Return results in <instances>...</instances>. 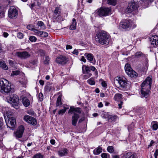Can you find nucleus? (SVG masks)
<instances>
[{"mask_svg": "<svg viewBox=\"0 0 158 158\" xmlns=\"http://www.w3.org/2000/svg\"><path fill=\"white\" fill-rule=\"evenodd\" d=\"M152 77H148L141 85V93L142 96L147 98L148 97L152 82Z\"/></svg>", "mask_w": 158, "mask_h": 158, "instance_id": "f257e3e1", "label": "nucleus"}, {"mask_svg": "<svg viewBox=\"0 0 158 158\" xmlns=\"http://www.w3.org/2000/svg\"><path fill=\"white\" fill-rule=\"evenodd\" d=\"M110 36L106 32L101 31L97 34L95 39L97 41L101 44L106 45L109 43Z\"/></svg>", "mask_w": 158, "mask_h": 158, "instance_id": "f03ea898", "label": "nucleus"}, {"mask_svg": "<svg viewBox=\"0 0 158 158\" xmlns=\"http://www.w3.org/2000/svg\"><path fill=\"white\" fill-rule=\"evenodd\" d=\"M82 73L85 74L83 78L85 79H86L90 77L92 74L90 73L91 70L94 72L95 74L98 75V71L93 66H89L85 65H83L82 67Z\"/></svg>", "mask_w": 158, "mask_h": 158, "instance_id": "7ed1b4c3", "label": "nucleus"}, {"mask_svg": "<svg viewBox=\"0 0 158 158\" xmlns=\"http://www.w3.org/2000/svg\"><path fill=\"white\" fill-rule=\"evenodd\" d=\"M119 27L125 30H128L135 28L136 25L131 20L125 19L120 23Z\"/></svg>", "mask_w": 158, "mask_h": 158, "instance_id": "20e7f679", "label": "nucleus"}, {"mask_svg": "<svg viewBox=\"0 0 158 158\" xmlns=\"http://www.w3.org/2000/svg\"><path fill=\"white\" fill-rule=\"evenodd\" d=\"M11 89L10 85L4 79H0V91L3 93H8Z\"/></svg>", "mask_w": 158, "mask_h": 158, "instance_id": "39448f33", "label": "nucleus"}, {"mask_svg": "<svg viewBox=\"0 0 158 158\" xmlns=\"http://www.w3.org/2000/svg\"><path fill=\"white\" fill-rule=\"evenodd\" d=\"M114 83L118 84L121 88L126 89L127 88L128 85L127 80L124 77H117L114 80Z\"/></svg>", "mask_w": 158, "mask_h": 158, "instance_id": "423d86ee", "label": "nucleus"}, {"mask_svg": "<svg viewBox=\"0 0 158 158\" xmlns=\"http://www.w3.org/2000/svg\"><path fill=\"white\" fill-rule=\"evenodd\" d=\"M6 100L8 102L12 104L14 107L16 108L19 104V99L17 95L12 94L7 97Z\"/></svg>", "mask_w": 158, "mask_h": 158, "instance_id": "0eeeda50", "label": "nucleus"}, {"mask_svg": "<svg viewBox=\"0 0 158 158\" xmlns=\"http://www.w3.org/2000/svg\"><path fill=\"white\" fill-rule=\"evenodd\" d=\"M138 7L137 0H132L129 3L126 9V11L128 13H130L136 10Z\"/></svg>", "mask_w": 158, "mask_h": 158, "instance_id": "6e6552de", "label": "nucleus"}, {"mask_svg": "<svg viewBox=\"0 0 158 158\" xmlns=\"http://www.w3.org/2000/svg\"><path fill=\"white\" fill-rule=\"evenodd\" d=\"M18 13V10L15 6H11L8 10V16L10 19H15L17 17Z\"/></svg>", "mask_w": 158, "mask_h": 158, "instance_id": "1a4fd4ad", "label": "nucleus"}, {"mask_svg": "<svg viewBox=\"0 0 158 158\" xmlns=\"http://www.w3.org/2000/svg\"><path fill=\"white\" fill-rule=\"evenodd\" d=\"M111 11V9L108 7H101L98 10V15L100 16H106L109 15Z\"/></svg>", "mask_w": 158, "mask_h": 158, "instance_id": "9d476101", "label": "nucleus"}, {"mask_svg": "<svg viewBox=\"0 0 158 158\" xmlns=\"http://www.w3.org/2000/svg\"><path fill=\"white\" fill-rule=\"evenodd\" d=\"M5 121L7 125L8 126L10 127H14L16 124V122L15 119L11 115H9L7 116V117L6 118L5 117Z\"/></svg>", "mask_w": 158, "mask_h": 158, "instance_id": "9b49d317", "label": "nucleus"}, {"mask_svg": "<svg viewBox=\"0 0 158 158\" xmlns=\"http://www.w3.org/2000/svg\"><path fill=\"white\" fill-rule=\"evenodd\" d=\"M102 116L104 118H107L109 122H114L117 119L118 117L116 115H110L108 113H104L102 114Z\"/></svg>", "mask_w": 158, "mask_h": 158, "instance_id": "f8f14e48", "label": "nucleus"}, {"mask_svg": "<svg viewBox=\"0 0 158 158\" xmlns=\"http://www.w3.org/2000/svg\"><path fill=\"white\" fill-rule=\"evenodd\" d=\"M23 120L28 123L33 125H35L37 123L35 118L28 115H25L24 117Z\"/></svg>", "mask_w": 158, "mask_h": 158, "instance_id": "ddd939ff", "label": "nucleus"}, {"mask_svg": "<svg viewBox=\"0 0 158 158\" xmlns=\"http://www.w3.org/2000/svg\"><path fill=\"white\" fill-rule=\"evenodd\" d=\"M149 39L152 47H156L158 45V36L157 35H153Z\"/></svg>", "mask_w": 158, "mask_h": 158, "instance_id": "4468645a", "label": "nucleus"}, {"mask_svg": "<svg viewBox=\"0 0 158 158\" xmlns=\"http://www.w3.org/2000/svg\"><path fill=\"white\" fill-rule=\"evenodd\" d=\"M24 130V128L23 126H19L17 131L14 133L15 136L18 138H21L22 136Z\"/></svg>", "mask_w": 158, "mask_h": 158, "instance_id": "2eb2a0df", "label": "nucleus"}, {"mask_svg": "<svg viewBox=\"0 0 158 158\" xmlns=\"http://www.w3.org/2000/svg\"><path fill=\"white\" fill-rule=\"evenodd\" d=\"M56 61L57 63L61 65H64L67 63L68 60L65 57L60 55L56 58Z\"/></svg>", "mask_w": 158, "mask_h": 158, "instance_id": "dca6fc26", "label": "nucleus"}, {"mask_svg": "<svg viewBox=\"0 0 158 158\" xmlns=\"http://www.w3.org/2000/svg\"><path fill=\"white\" fill-rule=\"evenodd\" d=\"M135 56L137 58H142L144 59L146 62L145 64L146 67H147L148 60L147 58V55L141 52H136L135 54Z\"/></svg>", "mask_w": 158, "mask_h": 158, "instance_id": "f3484780", "label": "nucleus"}, {"mask_svg": "<svg viewBox=\"0 0 158 158\" xmlns=\"http://www.w3.org/2000/svg\"><path fill=\"white\" fill-rule=\"evenodd\" d=\"M16 55L21 58H26L30 57V55L27 52H18L16 53Z\"/></svg>", "mask_w": 158, "mask_h": 158, "instance_id": "a211bd4d", "label": "nucleus"}, {"mask_svg": "<svg viewBox=\"0 0 158 158\" xmlns=\"http://www.w3.org/2000/svg\"><path fill=\"white\" fill-rule=\"evenodd\" d=\"M85 56H86L87 60L91 63H92L93 64L95 63V59L93 55L90 53H86L85 54Z\"/></svg>", "mask_w": 158, "mask_h": 158, "instance_id": "6ab92c4d", "label": "nucleus"}, {"mask_svg": "<svg viewBox=\"0 0 158 158\" xmlns=\"http://www.w3.org/2000/svg\"><path fill=\"white\" fill-rule=\"evenodd\" d=\"M79 118V114L77 113H74V115L73 116L72 118V124L76 126L77 121L78 118Z\"/></svg>", "mask_w": 158, "mask_h": 158, "instance_id": "aec40b11", "label": "nucleus"}, {"mask_svg": "<svg viewBox=\"0 0 158 158\" xmlns=\"http://www.w3.org/2000/svg\"><path fill=\"white\" fill-rule=\"evenodd\" d=\"M67 152V150L66 148H63L58 152V154L60 156L62 157L65 156Z\"/></svg>", "mask_w": 158, "mask_h": 158, "instance_id": "412c9836", "label": "nucleus"}, {"mask_svg": "<svg viewBox=\"0 0 158 158\" xmlns=\"http://www.w3.org/2000/svg\"><path fill=\"white\" fill-rule=\"evenodd\" d=\"M62 103L61 102V97L60 95L58 97L56 102V107L57 109L60 108L61 107Z\"/></svg>", "mask_w": 158, "mask_h": 158, "instance_id": "4be33fe9", "label": "nucleus"}, {"mask_svg": "<svg viewBox=\"0 0 158 158\" xmlns=\"http://www.w3.org/2000/svg\"><path fill=\"white\" fill-rule=\"evenodd\" d=\"M33 2L31 3V5L30 7L32 9L35 6H39L41 4L40 0H33Z\"/></svg>", "mask_w": 158, "mask_h": 158, "instance_id": "5701e85b", "label": "nucleus"}, {"mask_svg": "<svg viewBox=\"0 0 158 158\" xmlns=\"http://www.w3.org/2000/svg\"><path fill=\"white\" fill-rule=\"evenodd\" d=\"M22 102L23 105L26 106H28L30 104L29 100L26 97H24L23 98Z\"/></svg>", "mask_w": 158, "mask_h": 158, "instance_id": "b1692460", "label": "nucleus"}, {"mask_svg": "<svg viewBox=\"0 0 158 158\" xmlns=\"http://www.w3.org/2000/svg\"><path fill=\"white\" fill-rule=\"evenodd\" d=\"M77 22L75 19H73L71 25L70 26V29L71 30H73L76 29V25Z\"/></svg>", "mask_w": 158, "mask_h": 158, "instance_id": "393cba45", "label": "nucleus"}, {"mask_svg": "<svg viewBox=\"0 0 158 158\" xmlns=\"http://www.w3.org/2000/svg\"><path fill=\"white\" fill-rule=\"evenodd\" d=\"M69 112H74V113H78L79 114L81 113V109L79 108H75L74 107H71L70 108L69 110Z\"/></svg>", "mask_w": 158, "mask_h": 158, "instance_id": "a878e982", "label": "nucleus"}, {"mask_svg": "<svg viewBox=\"0 0 158 158\" xmlns=\"http://www.w3.org/2000/svg\"><path fill=\"white\" fill-rule=\"evenodd\" d=\"M127 73L128 75L131 77H137V73L132 69H131V70L129 71V73Z\"/></svg>", "mask_w": 158, "mask_h": 158, "instance_id": "bb28decb", "label": "nucleus"}, {"mask_svg": "<svg viewBox=\"0 0 158 158\" xmlns=\"http://www.w3.org/2000/svg\"><path fill=\"white\" fill-rule=\"evenodd\" d=\"M102 152V149L100 147L95 148L93 151V153L95 155H98Z\"/></svg>", "mask_w": 158, "mask_h": 158, "instance_id": "cd10ccee", "label": "nucleus"}, {"mask_svg": "<svg viewBox=\"0 0 158 158\" xmlns=\"http://www.w3.org/2000/svg\"><path fill=\"white\" fill-rule=\"evenodd\" d=\"M37 24L39 27H40V28L42 30H44L46 28L45 25L42 21L38 22Z\"/></svg>", "mask_w": 158, "mask_h": 158, "instance_id": "c85d7f7f", "label": "nucleus"}, {"mask_svg": "<svg viewBox=\"0 0 158 158\" xmlns=\"http://www.w3.org/2000/svg\"><path fill=\"white\" fill-rule=\"evenodd\" d=\"M0 67L5 70H7L8 69V67L6 65L5 62L4 61H2L0 62Z\"/></svg>", "mask_w": 158, "mask_h": 158, "instance_id": "c756f323", "label": "nucleus"}, {"mask_svg": "<svg viewBox=\"0 0 158 158\" xmlns=\"http://www.w3.org/2000/svg\"><path fill=\"white\" fill-rule=\"evenodd\" d=\"M134 111L140 113H143V112L145 111V109L143 107H136L134 109Z\"/></svg>", "mask_w": 158, "mask_h": 158, "instance_id": "7c9ffc66", "label": "nucleus"}, {"mask_svg": "<svg viewBox=\"0 0 158 158\" xmlns=\"http://www.w3.org/2000/svg\"><path fill=\"white\" fill-rule=\"evenodd\" d=\"M122 95L120 94H116L114 97V99L115 101H118L122 98Z\"/></svg>", "mask_w": 158, "mask_h": 158, "instance_id": "2f4dec72", "label": "nucleus"}, {"mask_svg": "<svg viewBox=\"0 0 158 158\" xmlns=\"http://www.w3.org/2000/svg\"><path fill=\"white\" fill-rule=\"evenodd\" d=\"M132 68L131 67L130 65L129 64H125V69L126 73H129V71L131 70Z\"/></svg>", "mask_w": 158, "mask_h": 158, "instance_id": "473e14b6", "label": "nucleus"}, {"mask_svg": "<svg viewBox=\"0 0 158 158\" xmlns=\"http://www.w3.org/2000/svg\"><path fill=\"white\" fill-rule=\"evenodd\" d=\"M87 82L90 85H94L95 84L94 79L93 78H91L87 81Z\"/></svg>", "mask_w": 158, "mask_h": 158, "instance_id": "72a5a7b5", "label": "nucleus"}, {"mask_svg": "<svg viewBox=\"0 0 158 158\" xmlns=\"http://www.w3.org/2000/svg\"><path fill=\"white\" fill-rule=\"evenodd\" d=\"M68 108H66L64 106L63 109H62L59 110L58 114H59L62 115L65 113L67 109Z\"/></svg>", "mask_w": 158, "mask_h": 158, "instance_id": "f704fd0d", "label": "nucleus"}, {"mask_svg": "<svg viewBox=\"0 0 158 158\" xmlns=\"http://www.w3.org/2000/svg\"><path fill=\"white\" fill-rule=\"evenodd\" d=\"M43 61L45 64H48L49 62V59L48 56H44L43 58Z\"/></svg>", "mask_w": 158, "mask_h": 158, "instance_id": "c9c22d12", "label": "nucleus"}, {"mask_svg": "<svg viewBox=\"0 0 158 158\" xmlns=\"http://www.w3.org/2000/svg\"><path fill=\"white\" fill-rule=\"evenodd\" d=\"M48 34L44 31H41L40 37H46L48 36Z\"/></svg>", "mask_w": 158, "mask_h": 158, "instance_id": "e433bc0d", "label": "nucleus"}, {"mask_svg": "<svg viewBox=\"0 0 158 158\" xmlns=\"http://www.w3.org/2000/svg\"><path fill=\"white\" fill-rule=\"evenodd\" d=\"M152 128L153 130H156L158 128V124L157 123H152Z\"/></svg>", "mask_w": 158, "mask_h": 158, "instance_id": "4c0bfd02", "label": "nucleus"}, {"mask_svg": "<svg viewBox=\"0 0 158 158\" xmlns=\"http://www.w3.org/2000/svg\"><path fill=\"white\" fill-rule=\"evenodd\" d=\"M107 2L110 5L115 6L116 3V0H108Z\"/></svg>", "mask_w": 158, "mask_h": 158, "instance_id": "58836bf2", "label": "nucleus"}, {"mask_svg": "<svg viewBox=\"0 0 158 158\" xmlns=\"http://www.w3.org/2000/svg\"><path fill=\"white\" fill-rule=\"evenodd\" d=\"M33 31L35 33V35L40 36V34L41 31H40L39 30L36 29L35 28L33 29Z\"/></svg>", "mask_w": 158, "mask_h": 158, "instance_id": "ea45409f", "label": "nucleus"}, {"mask_svg": "<svg viewBox=\"0 0 158 158\" xmlns=\"http://www.w3.org/2000/svg\"><path fill=\"white\" fill-rule=\"evenodd\" d=\"M27 113L32 116H34L35 114L34 111L32 110H29L27 111Z\"/></svg>", "mask_w": 158, "mask_h": 158, "instance_id": "a19ab883", "label": "nucleus"}, {"mask_svg": "<svg viewBox=\"0 0 158 158\" xmlns=\"http://www.w3.org/2000/svg\"><path fill=\"white\" fill-rule=\"evenodd\" d=\"M102 158H110V155L106 153H103L101 155Z\"/></svg>", "mask_w": 158, "mask_h": 158, "instance_id": "79ce46f5", "label": "nucleus"}, {"mask_svg": "<svg viewBox=\"0 0 158 158\" xmlns=\"http://www.w3.org/2000/svg\"><path fill=\"white\" fill-rule=\"evenodd\" d=\"M131 152H129L123 155V158H129Z\"/></svg>", "mask_w": 158, "mask_h": 158, "instance_id": "37998d69", "label": "nucleus"}, {"mask_svg": "<svg viewBox=\"0 0 158 158\" xmlns=\"http://www.w3.org/2000/svg\"><path fill=\"white\" fill-rule=\"evenodd\" d=\"M33 158H43V156L41 154L38 153L35 155Z\"/></svg>", "mask_w": 158, "mask_h": 158, "instance_id": "c03bdc74", "label": "nucleus"}, {"mask_svg": "<svg viewBox=\"0 0 158 158\" xmlns=\"http://www.w3.org/2000/svg\"><path fill=\"white\" fill-rule=\"evenodd\" d=\"M107 150L110 153H112L114 151L113 147L112 146L108 147Z\"/></svg>", "mask_w": 158, "mask_h": 158, "instance_id": "a18cd8bd", "label": "nucleus"}, {"mask_svg": "<svg viewBox=\"0 0 158 158\" xmlns=\"http://www.w3.org/2000/svg\"><path fill=\"white\" fill-rule=\"evenodd\" d=\"M99 81L102 82L101 84L102 87H105L107 86V84L106 82L104 81H103L102 79H100L99 80Z\"/></svg>", "mask_w": 158, "mask_h": 158, "instance_id": "49530a36", "label": "nucleus"}, {"mask_svg": "<svg viewBox=\"0 0 158 158\" xmlns=\"http://www.w3.org/2000/svg\"><path fill=\"white\" fill-rule=\"evenodd\" d=\"M29 40L33 42L36 41L37 40V39L35 36H31L30 37Z\"/></svg>", "mask_w": 158, "mask_h": 158, "instance_id": "de8ad7c7", "label": "nucleus"}, {"mask_svg": "<svg viewBox=\"0 0 158 158\" xmlns=\"http://www.w3.org/2000/svg\"><path fill=\"white\" fill-rule=\"evenodd\" d=\"M5 11L3 10H2L0 11V18H2L5 16Z\"/></svg>", "mask_w": 158, "mask_h": 158, "instance_id": "09e8293b", "label": "nucleus"}, {"mask_svg": "<svg viewBox=\"0 0 158 158\" xmlns=\"http://www.w3.org/2000/svg\"><path fill=\"white\" fill-rule=\"evenodd\" d=\"M23 34L21 32L18 33L17 35V37L20 39L23 38Z\"/></svg>", "mask_w": 158, "mask_h": 158, "instance_id": "8fccbe9b", "label": "nucleus"}, {"mask_svg": "<svg viewBox=\"0 0 158 158\" xmlns=\"http://www.w3.org/2000/svg\"><path fill=\"white\" fill-rule=\"evenodd\" d=\"M134 123H132L131 124V125H129L128 127V130L129 131H130V130H132V129L134 128Z\"/></svg>", "mask_w": 158, "mask_h": 158, "instance_id": "3c124183", "label": "nucleus"}, {"mask_svg": "<svg viewBox=\"0 0 158 158\" xmlns=\"http://www.w3.org/2000/svg\"><path fill=\"white\" fill-rule=\"evenodd\" d=\"M27 28L28 30L32 31L34 29V28L33 27V26L31 25H27Z\"/></svg>", "mask_w": 158, "mask_h": 158, "instance_id": "603ef678", "label": "nucleus"}, {"mask_svg": "<svg viewBox=\"0 0 158 158\" xmlns=\"http://www.w3.org/2000/svg\"><path fill=\"white\" fill-rule=\"evenodd\" d=\"M20 73V72L18 71H13L11 74V75H17L19 74Z\"/></svg>", "mask_w": 158, "mask_h": 158, "instance_id": "864d4df0", "label": "nucleus"}, {"mask_svg": "<svg viewBox=\"0 0 158 158\" xmlns=\"http://www.w3.org/2000/svg\"><path fill=\"white\" fill-rule=\"evenodd\" d=\"M43 95L42 93H40L39 94V97L40 98V101H42L43 100Z\"/></svg>", "mask_w": 158, "mask_h": 158, "instance_id": "5fc2aeb1", "label": "nucleus"}, {"mask_svg": "<svg viewBox=\"0 0 158 158\" xmlns=\"http://www.w3.org/2000/svg\"><path fill=\"white\" fill-rule=\"evenodd\" d=\"M129 158H137V156L135 154H132L131 152Z\"/></svg>", "mask_w": 158, "mask_h": 158, "instance_id": "6e6d98bb", "label": "nucleus"}, {"mask_svg": "<svg viewBox=\"0 0 158 158\" xmlns=\"http://www.w3.org/2000/svg\"><path fill=\"white\" fill-rule=\"evenodd\" d=\"M158 155V149H156L155 152L154 153V156H155V158H157V156Z\"/></svg>", "mask_w": 158, "mask_h": 158, "instance_id": "4d7b16f0", "label": "nucleus"}, {"mask_svg": "<svg viewBox=\"0 0 158 158\" xmlns=\"http://www.w3.org/2000/svg\"><path fill=\"white\" fill-rule=\"evenodd\" d=\"M73 54L76 55H77L78 54V50L76 49L74 50L73 52Z\"/></svg>", "mask_w": 158, "mask_h": 158, "instance_id": "13d9d810", "label": "nucleus"}, {"mask_svg": "<svg viewBox=\"0 0 158 158\" xmlns=\"http://www.w3.org/2000/svg\"><path fill=\"white\" fill-rule=\"evenodd\" d=\"M80 60L81 61H83L84 62H86V60L85 59V58L84 57V56H81V57L80 59Z\"/></svg>", "mask_w": 158, "mask_h": 158, "instance_id": "bf43d9fd", "label": "nucleus"}, {"mask_svg": "<svg viewBox=\"0 0 158 158\" xmlns=\"http://www.w3.org/2000/svg\"><path fill=\"white\" fill-rule=\"evenodd\" d=\"M98 107L101 108L103 106V104L102 102H100L98 104Z\"/></svg>", "mask_w": 158, "mask_h": 158, "instance_id": "052dcab7", "label": "nucleus"}, {"mask_svg": "<svg viewBox=\"0 0 158 158\" xmlns=\"http://www.w3.org/2000/svg\"><path fill=\"white\" fill-rule=\"evenodd\" d=\"M3 35L5 37H7L8 35V34L6 32H4L3 33Z\"/></svg>", "mask_w": 158, "mask_h": 158, "instance_id": "680f3d73", "label": "nucleus"}, {"mask_svg": "<svg viewBox=\"0 0 158 158\" xmlns=\"http://www.w3.org/2000/svg\"><path fill=\"white\" fill-rule=\"evenodd\" d=\"M72 48V46L69 45H66V48L67 49H71Z\"/></svg>", "mask_w": 158, "mask_h": 158, "instance_id": "e2e57ef3", "label": "nucleus"}, {"mask_svg": "<svg viewBox=\"0 0 158 158\" xmlns=\"http://www.w3.org/2000/svg\"><path fill=\"white\" fill-rule=\"evenodd\" d=\"M39 83H40V85H43L44 84V81L42 80H40L39 81Z\"/></svg>", "mask_w": 158, "mask_h": 158, "instance_id": "0e129e2a", "label": "nucleus"}, {"mask_svg": "<svg viewBox=\"0 0 158 158\" xmlns=\"http://www.w3.org/2000/svg\"><path fill=\"white\" fill-rule=\"evenodd\" d=\"M84 119H85V118H84V117H82V118H81L79 119V121L78 122H79V123H81L82 121H84Z\"/></svg>", "mask_w": 158, "mask_h": 158, "instance_id": "69168bd1", "label": "nucleus"}, {"mask_svg": "<svg viewBox=\"0 0 158 158\" xmlns=\"http://www.w3.org/2000/svg\"><path fill=\"white\" fill-rule=\"evenodd\" d=\"M59 11L58 10V9L56 8L54 11V13L56 14H59Z\"/></svg>", "mask_w": 158, "mask_h": 158, "instance_id": "338daca9", "label": "nucleus"}, {"mask_svg": "<svg viewBox=\"0 0 158 158\" xmlns=\"http://www.w3.org/2000/svg\"><path fill=\"white\" fill-rule=\"evenodd\" d=\"M112 158H120V156L118 155H115L113 156Z\"/></svg>", "mask_w": 158, "mask_h": 158, "instance_id": "774afa93", "label": "nucleus"}]
</instances>
